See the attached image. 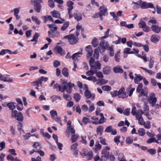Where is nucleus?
Returning <instances> with one entry per match:
<instances>
[{
	"mask_svg": "<svg viewBox=\"0 0 161 161\" xmlns=\"http://www.w3.org/2000/svg\"><path fill=\"white\" fill-rule=\"evenodd\" d=\"M11 117L15 118L19 121H22L24 119V116L21 112L18 113L17 110H12L11 113Z\"/></svg>",
	"mask_w": 161,
	"mask_h": 161,
	"instance_id": "f257e3e1",
	"label": "nucleus"
},
{
	"mask_svg": "<svg viewBox=\"0 0 161 161\" xmlns=\"http://www.w3.org/2000/svg\"><path fill=\"white\" fill-rule=\"evenodd\" d=\"M64 39L67 38L70 44L72 45L76 43L78 41V38L75 36L74 34H69L64 37Z\"/></svg>",
	"mask_w": 161,
	"mask_h": 161,
	"instance_id": "f03ea898",
	"label": "nucleus"
},
{
	"mask_svg": "<svg viewBox=\"0 0 161 161\" xmlns=\"http://www.w3.org/2000/svg\"><path fill=\"white\" fill-rule=\"evenodd\" d=\"M144 114V113L142 110L139 109L137 111L136 116V119L138 120V123L141 125H143L145 123L142 117V115Z\"/></svg>",
	"mask_w": 161,
	"mask_h": 161,
	"instance_id": "7ed1b4c3",
	"label": "nucleus"
},
{
	"mask_svg": "<svg viewBox=\"0 0 161 161\" xmlns=\"http://www.w3.org/2000/svg\"><path fill=\"white\" fill-rule=\"evenodd\" d=\"M157 99L155 97V95L153 93H152L149 95V98H148V102L152 107H153L157 102Z\"/></svg>",
	"mask_w": 161,
	"mask_h": 161,
	"instance_id": "20e7f679",
	"label": "nucleus"
},
{
	"mask_svg": "<svg viewBox=\"0 0 161 161\" xmlns=\"http://www.w3.org/2000/svg\"><path fill=\"white\" fill-rule=\"evenodd\" d=\"M90 67L92 69L95 71L96 73L97 71L101 69V64L99 61H97L95 62L94 64Z\"/></svg>",
	"mask_w": 161,
	"mask_h": 161,
	"instance_id": "39448f33",
	"label": "nucleus"
},
{
	"mask_svg": "<svg viewBox=\"0 0 161 161\" xmlns=\"http://www.w3.org/2000/svg\"><path fill=\"white\" fill-rule=\"evenodd\" d=\"M110 148L108 147H105V148L102 151V157H104L106 158H108L109 155Z\"/></svg>",
	"mask_w": 161,
	"mask_h": 161,
	"instance_id": "423d86ee",
	"label": "nucleus"
},
{
	"mask_svg": "<svg viewBox=\"0 0 161 161\" xmlns=\"http://www.w3.org/2000/svg\"><path fill=\"white\" fill-rule=\"evenodd\" d=\"M78 146V144L76 142L72 145L70 147L71 150L73 152V154L76 157H77L78 154V150L77 149V147Z\"/></svg>",
	"mask_w": 161,
	"mask_h": 161,
	"instance_id": "0eeeda50",
	"label": "nucleus"
},
{
	"mask_svg": "<svg viewBox=\"0 0 161 161\" xmlns=\"http://www.w3.org/2000/svg\"><path fill=\"white\" fill-rule=\"evenodd\" d=\"M118 96L119 98H124L126 97V92L125 91V89L124 87H121L119 90L118 91Z\"/></svg>",
	"mask_w": 161,
	"mask_h": 161,
	"instance_id": "6e6552de",
	"label": "nucleus"
},
{
	"mask_svg": "<svg viewBox=\"0 0 161 161\" xmlns=\"http://www.w3.org/2000/svg\"><path fill=\"white\" fill-rule=\"evenodd\" d=\"M141 3V8L147 9L150 8H153L154 5L152 3H147L145 2H142Z\"/></svg>",
	"mask_w": 161,
	"mask_h": 161,
	"instance_id": "1a4fd4ad",
	"label": "nucleus"
},
{
	"mask_svg": "<svg viewBox=\"0 0 161 161\" xmlns=\"http://www.w3.org/2000/svg\"><path fill=\"white\" fill-rule=\"evenodd\" d=\"M105 132H106L110 133L111 132V134L113 135H115L117 134L116 130L112 128V127L110 125L107 127L105 130Z\"/></svg>",
	"mask_w": 161,
	"mask_h": 161,
	"instance_id": "9d476101",
	"label": "nucleus"
},
{
	"mask_svg": "<svg viewBox=\"0 0 161 161\" xmlns=\"http://www.w3.org/2000/svg\"><path fill=\"white\" fill-rule=\"evenodd\" d=\"M85 50L87 53L86 54V57L87 58H90L92 55V54L93 52V50L92 48V47L91 45H88L86 47Z\"/></svg>",
	"mask_w": 161,
	"mask_h": 161,
	"instance_id": "9b49d317",
	"label": "nucleus"
},
{
	"mask_svg": "<svg viewBox=\"0 0 161 161\" xmlns=\"http://www.w3.org/2000/svg\"><path fill=\"white\" fill-rule=\"evenodd\" d=\"M100 12L99 14H102L103 16H106L108 15L107 9L104 5L101 6L99 7Z\"/></svg>",
	"mask_w": 161,
	"mask_h": 161,
	"instance_id": "f8f14e48",
	"label": "nucleus"
},
{
	"mask_svg": "<svg viewBox=\"0 0 161 161\" xmlns=\"http://www.w3.org/2000/svg\"><path fill=\"white\" fill-rule=\"evenodd\" d=\"M0 80L4 82H8L10 83H12L13 80L9 77H4V75L1 74H0Z\"/></svg>",
	"mask_w": 161,
	"mask_h": 161,
	"instance_id": "ddd939ff",
	"label": "nucleus"
},
{
	"mask_svg": "<svg viewBox=\"0 0 161 161\" xmlns=\"http://www.w3.org/2000/svg\"><path fill=\"white\" fill-rule=\"evenodd\" d=\"M73 16L75 19L77 21H79L82 19L81 14L77 11H75L74 13Z\"/></svg>",
	"mask_w": 161,
	"mask_h": 161,
	"instance_id": "4468645a",
	"label": "nucleus"
},
{
	"mask_svg": "<svg viewBox=\"0 0 161 161\" xmlns=\"http://www.w3.org/2000/svg\"><path fill=\"white\" fill-rule=\"evenodd\" d=\"M84 94L85 97L87 99L90 98L91 97H92V99H93L95 97V95L91 94L90 92L87 89H86Z\"/></svg>",
	"mask_w": 161,
	"mask_h": 161,
	"instance_id": "2eb2a0df",
	"label": "nucleus"
},
{
	"mask_svg": "<svg viewBox=\"0 0 161 161\" xmlns=\"http://www.w3.org/2000/svg\"><path fill=\"white\" fill-rule=\"evenodd\" d=\"M160 38L157 35H153L151 37V41L153 43H156L158 41Z\"/></svg>",
	"mask_w": 161,
	"mask_h": 161,
	"instance_id": "dca6fc26",
	"label": "nucleus"
},
{
	"mask_svg": "<svg viewBox=\"0 0 161 161\" xmlns=\"http://www.w3.org/2000/svg\"><path fill=\"white\" fill-rule=\"evenodd\" d=\"M60 90L61 92H63L65 90H66V92L69 93H70L72 92V89L69 87H68V85L64 86L63 87L62 89Z\"/></svg>",
	"mask_w": 161,
	"mask_h": 161,
	"instance_id": "f3484780",
	"label": "nucleus"
},
{
	"mask_svg": "<svg viewBox=\"0 0 161 161\" xmlns=\"http://www.w3.org/2000/svg\"><path fill=\"white\" fill-rule=\"evenodd\" d=\"M160 27H159L158 24L152 25L151 27L152 30L156 33H158L160 31Z\"/></svg>",
	"mask_w": 161,
	"mask_h": 161,
	"instance_id": "a211bd4d",
	"label": "nucleus"
},
{
	"mask_svg": "<svg viewBox=\"0 0 161 161\" xmlns=\"http://www.w3.org/2000/svg\"><path fill=\"white\" fill-rule=\"evenodd\" d=\"M73 4L74 3L71 1H69L67 2V6L68 7V9L69 14L71 10L73 9Z\"/></svg>",
	"mask_w": 161,
	"mask_h": 161,
	"instance_id": "6ab92c4d",
	"label": "nucleus"
},
{
	"mask_svg": "<svg viewBox=\"0 0 161 161\" xmlns=\"http://www.w3.org/2000/svg\"><path fill=\"white\" fill-rule=\"evenodd\" d=\"M135 77L134 79V82L135 83L138 84V82L140 80H142L143 78L140 75L135 74Z\"/></svg>",
	"mask_w": 161,
	"mask_h": 161,
	"instance_id": "aec40b11",
	"label": "nucleus"
},
{
	"mask_svg": "<svg viewBox=\"0 0 161 161\" xmlns=\"http://www.w3.org/2000/svg\"><path fill=\"white\" fill-rule=\"evenodd\" d=\"M54 49L57 51L58 53H59L62 56H63L65 54V53L63 51L62 48L59 46H56Z\"/></svg>",
	"mask_w": 161,
	"mask_h": 161,
	"instance_id": "412c9836",
	"label": "nucleus"
},
{
	"mask_svg": "<svg viewBox=\"0 0 161 161\" xmlns=\"http://www.w3.org/2000/svg\"><path fill=\"white\" fill-rule=\"evenodd\" d=\"M114 71L115 73H122L123 72V70L120 68L119 66L114 67L113 68Z\"/></svg>",
	"mask_w": 161,
	"mask_h": 161,
	"instance_id": "4be33fe9",
	"label": "nucleus"
},
{
	"mask_svg": "<svg viewBox=\"0 0 161 161\" xmlns=\"http://www.w3.org/2000/svg\"><path fill=\"white\" fill-rule=\"evenodd\" d=\"M51 14L53 17L57 18H60V14L58 11L54 10L51 12Z\"/></svg>",
	"mask_w": 161,
	"mask_h": 161,
	"instance_id": "5701e85b",
	"label": "nucleus"
},
{
	"mask_svg": "<svg viewBox=\"0 0 161 161\" xmlns=\"http://www.w3.org/2000/svg\"><path fill=\"white\" fill-rule=\"evenodd\" d=\"M43 78V76H42L41 78H39L36 81L32 83L35 86H39V85L41 86L42 85V78Z\"/></svg>",
	"mask_w": 161,
	"mask_h": 161,
	"instance_id": "b1692460",
	"label": "nucleus"
},
{
	"mask_svg": "<svg viewBox=\"0 0 161 161\" xmlns=\"http://www.w3.org/2000/svg\"><path fill=\"white\" fill-rule=\"evenodd\" d=\"M15 103L14 102H10L7 104V106L9 108L12 110L15 109L16 108Z\"/></svg>",
	"mask_w": 161,
	"mask_h": 161,
	"instance_id": "393cba45",
	"label": "nucleus"
},
{
	"mask_svg": "<svg viewBox=\"0 0 161 161\" xmlns=\"http://www.w3.org/2000/svg\"><path fill=\"white\" fill-rule=\"evenodd\" d=\"M47 26L49 28H50V30L52 32H54L57 31L58 28L55 24H48L47 25Z\"/></svg>",
	"mask_w": 161,
	"mask_h": 161,
	"instance_id": "a878e982",
	"label": "nucleus"
},
{
	"mask_svg": "<svg viewBox=\"0 0 161 161\" xmlns=\"http://www.w3.org/2000/svg\"><path fill=\"white\" fill-rule=\"evenodd\" d=\"M110 67L109 66H106L103 68V72L104 75H107L110 73Z\"/></svg>",
	"mask_w": 161,
	"mask_h": 161,
	"instance_id": "bb28decb",
	"label": "nucleus"
},
{
	"mask_svg": "<svg viewBox=\"0 0 161 161\" xmlns=\"http://www.w3.org/2000/svg\"><path fill=\"white\" fill-rule=\"evenodd\" d=\"M14 15L16 17L17 20L19 19L20 16L18 15L19 12V10L18 8H15L14 9Z\"/></svg>",
	"mask_w": 161,
	"mask_h": 161,
	"instance_id": "cd10ccee",
	"label": "nucleus"
},
{
	"mask_svg": "<svg viewBox=\"0 0 161 161\" xmlns=\"http://www.w3.org/2000/svg\"><path fill=\"white\" fill-rule=\"evenodd\" d=\"M82 53L80 52H78L73 54L72 56V59L73 60L74 62H75L76 59H77L78 58L80 57V56L79 55V54L82 55Z\"/></svg>",
	"mask_w": 161,
	"mask_h": 161,
	"instance_id": "c85d7f7f",
	"label": "nucleus"
},
{
	"mask_svg": "<svg viewBox=\"0 0 161 161\" xmlns=\"http://www.w3.org/2000/svg\"><path fill=\"white\" fill-rule=\"evenodd\" d=\"M142 1L139 0L136 2H132V3L134 4V7L135 9L139 8L140 7L141 8Z\"/></svg>",
	"mask_w": 161,
	"mask_h": 161,
	"instance_id": "c756f323",
	"label": "nucleus"
},
{
	"mask_svg": "<svg viewBox=\"0 0 161 161\" xmlns=\"http://www.w3.org/2000/svg\"><path fill=\"white\" fill-rule=\"evenodd\" d=\"M100 46L103 49H105V47L108 46V42H105L103 40L101 41L100 42Z\"/></svg>",
	"mask_w": 161,
	"mask_h": 161,
	"instance_id": "7c9ffc66",
	"label": "nucleus"
},
{
	"mask_svg": "<svg viewBox=\"0 0 161 161\" xmlns=\"http://www.w3.org/2000/svg\"><path fill=\"white\" fill-rule=\"evenodd\" d=\"M62 74L66 77H68L69 76L68 70L67 68H64L62 70Z\"/></svg>",
	"mask_w": 161,
	"mask_h": 161,
	"instance_id": "2f4dec72",
	"label": "nucleus"
},
{
	"mask_svg": "<svg viewBox=\"0 0 161 161\" xmlns=\"http://www.w3.org/2000/svg\"><path fill=\"white\" fill-rule=\"evenodd\" d=\"M43 2L42 0H31V4L33 5L41 4V3Z\"/></svg>",
	"mask_w": 161,
	"mask_h": 161,
	"instance_id": "473e14b6",
	"label": "nucleus"
},
{
	"mask_svg": "<svg viewBox=\"0 0 161 161\" xmlns=\"http://www.w3.org/2000/svg\"><path fill=\"white\" fill-rule=\"evenodd\" d=\"M147 24L149 25L152 24L151 25H157L158 23L155 19L152 18L150 19V20L148 21Z\"/></svg>",
	"mask_w": 161,
	"mask_h": 161,
	"instance_id": "72a5a7b5",
	"label": "nucleus"
},
{
	"mask_svg": "<svg viewBox=\"0 0 161 161\" xmlns=\"http://www.w3.org/2000/svg\"><path fill=\"white\" fill-rule=\"evenodd\" d=\"M78 138V136L76 135L73 134L72 135L71 140L72 143L76 142Z\"/></svg>",
	"mask_w": 161,
	"mask_h": 161,
	"instance_id": "f704fd0d",
	"label": "nucleus"
},
{
	"mask_svg": "<svg viewBox=\"0 0 161 161\" xmlns=\"http://www.w3.org/2000/svg\"><path fill=\"white\" fill-rule=\"evenodd\" d=\"M103 130V126H98L97 129V134H100V135L101 136L102 135V132Z\"/></svg>",
	"mask_w": 161,
	"mask_h": 161,
	"instance_id": "c9c22d12",
	"label": "nucleus"
},
{
	"mask_svg": "<svg viewBox=\"0 0 161 161\" xmlns=\"http://www.w3.org/2000/svg\"><path fill=\"white\" fill-rule=\"evenodd\" d=\"M118 158L119 161H127L123 153H119Z\"/></svg>",
	"mask_w": 161,
	"mask_h": 161,
	"instance_id": "e433bc0d",
	"label": "nucleus"
},
{
	"mask_svg": "<svg viewBox=\"0 0 161 161\" xmlns=\"http://www.w3.org/2000/svg\"><path fill=\"white\" fill-rule=\"evenodd\" d=\"M34 8V10L37 13H39L40 12L42 8V5L41 4L36 5Z\"/></svg>",
	"mask_w": 161,
	"mask_h": 161,
	"instance_id": "4c0bfd02",
	"label": "nucleus"
},
{
	"mask_svg": "<svg viewBox=\"0 0 161 161\" xmlns=\"http://www.w3.org/2000/svg\"><path fill=\"white\" fill-rule=\"evenodd\" d=\"M50 114L52 119H54V118L57 116V111L54 110H52L50 111Z\"/></svg>",
	"mask_w": 161,
	"mask_h": 161,
	"instance_id": "58836bf2",
	"label": "nucleus"
},
{
	"mask_svg": "<svg viewBox=\"0 0 161 161\" xmlns=\"http://www.w3.org/2000/svg\"><path fill=\"white\" fill-rule=\"evenodd\" d=\"M32 20L35 22L36 24L39 25L40 23V21L38 20V19L36 16H32L31 17Z\"/></svg>",
	"mask_w": 161,
	"mask_h": 161,
	"instance_id": "ea45409f",
	"label": "nucleus"
},
{
	"mask_svg": "<svg viewBox=\"0 0 161 161\" xmlns=\"http://www.w3.org/2000/svg\"><path fill=\"white\" fill-rule=\"evenodd\" d=\"M138 132L139 135L142 136H144L145 134V130L143 128H139L138 130Z\"/></svg>",
	"mask_w": 161,
	"mask_h": 161,
	"instance_id": "a19ab883",
	"label": "nucleus"
},
{
	"mask_svg": "<svg viewBox=\"0 0 161 161\" xmlns=\"http://www.w3.org/2000/svg\"><path fill=\"white\" fill-rule=\"evenodd\" d=\"M94 57L96 59H97L99 58V50L97 48L95 49L94 54Z\"/></svg>",
	"mask_w": 161,
	"mask_h": 161,
	"instance_id": "79ce46f5",
	"label": "nucleus"
},
{
	"mask_svg": "<svg viewBox=\"0 0 161 161\" xmlns=\"http://www.w3.org/2000/svg\"><path fill=\"white\" fill-rule=\"evenodd\" d=\"M92 44L94 47H97L98 44L97 39L94 38L92 41Z\"/></svg>",
	"mask_w": 161,
	"mask_h": 161,
	"instance_id": "37998d69",
	"label": "nucleus"
},
{
	"mask_svg": "<svg viewBox=\"0 0 161 161\" xmlns=\"http://www.w3.org/2000/svg\"><path fill=\"white\" fill-rule=\"evenodd\" d=\"M74 97L76 102H78L80 99V96L78 93H75L74 95Z\"/></svg>",
	"mask_w": 161,
	"mask_h": 161,
	"instance_id": "c03bdc74",
	"label": "nucleus"
},
{
	"mask_svg": "<svg viewBox=\"0 0 161 161\" xmlns=\"http://www.w3.org/2000/svg\"><path fill=\"white\" fill-rule=\"evenodd\" d=\"M54 89H56L57 91H61L60 90L62 89V86H60L59 85L58 83H56L53 86Z\"/></svg>",
	"mask_w": 161,
	"mask_h": 161,
	"instance_id": "a18cd8bd",
	"label": "nucleus"
},
{
	"mask_svg": "<svg viewBox=\"0 0 161 161\" xmlns=\"http://www.w3.org/2000/svg\"><path fill=\"white\" fill-rule=\"evenodd\" d=\"M48 5L51 8H53L55 6L53 0H48Z\"/></svg>",
	"mask_w": 161,
	"mask_h": 161,
	"instance_id": "49530a36",
	"label": "nucleus"
},
{
	"mask_svg": "<svg viewBox=\"0 0 161 161\" xmlns=\"http://www.w3.org/2000/svg\"><path fill=\"white\" fill-rule=\"evenodd\" d=\"M102 88L104 91H110L111 90V87L108 85L104 86H102Z\"/></svg>",
	"mask_w": 161,
	"mask_h": 161,
	"instance_id": "de8ad7c7",
	"label": "nucleus"
},
{
	"mask_svg": "<svg viewBox=\"0 0 161 161\" xmlns=\"http://www.w3.org/2000/svg\"><path fill=\"white\" fill-rule=\"evenodd\" d=\"M96 73V72H95V71H94V70L92 69L91 68L90 70L87 71L86 72V74L88 76L92 75Z\"/></svg>",
	"mask_w": 161,
	"mask_h": 161,
	"instance_id": "09e8293b",
	"label": "nucleus"
},
{
	"mask_svg": "<svg viewBox=\"0 0 161 161\" xmlns=\"http://www.w3.org/2000/svg\"><path fill=\"white\" fill-rule=\"evenodd\" d=\"M92 153L91 151H89L87 152L86 155L85 156L87 157V159L90 160L92 158Z\"/></svg>",
	"mask_w": 161,
	"mask_h": 161,
	"instance_id": "8fccbe9b",
	"label": "nucleus"
},
{
	"mask_svg": "<svg viewBox=\"0 0 161 161\" xmlns=\"http://www.w3.org/2000/svg\"><path fill=\"white\" fill-rule=\"evenodd\" d=\"M69 25V22H66L64 23L63 25L61 28V30L62 31H64L68 27Z\"/></svg>",
	"mask_w": 161,
	"mask_h": 161,
	"instance_id": "3c124183",
	"label": "nucleus"
},
{
	"mask_svg": "<svg viewBox=\"0 0 161 161\" xmlns=\"http://www.w3.org/2000/svg\"><path fill=\"white\" fill-rule=\"evenodd\" d=\"M95 148L96 150H100L101 149V146L99 143V142H96L95 145Z\"/></svg>",
	"mask_w": 161,
	"mask_h": 161,
	"instance_id": "603ef678",
	"label": "nucleus"
},
{
	"mask_svg": "<svg viewBox=\"0 0 161 161\" xmlns=\"http://www.w3.org/2000/svg\"><path fill=\"white\" fill-rule=\"evenodd\" d=\"M108 50H109V54L111 57H113L114 55L113 48L112 47H109Z\"/></svg>",
	"mask_w": 161,
	"mask_h": 161,
	"instance_id": "864d4df0",
	"label": "nucleus"
},
{
	"mask_svg": "<svg viewBox=\"0 0 161 161\" xmlns=\"http://www.w3.org/2000/svg\"><path fill=\"white\" fill-rule=\"evenodd\" d=\"M153 64H154L153 60L152 59V56H151L150 57V60L149 63V67L150 69L152 68L153 67Z\"/></svg>",
	"mask_w": 161,
	"mask_h": 161,
	"instance_id": "5fc2aeb1",
	"label": "nucleus"
},
{
	"mask_svg": "<svg viewBox=\"0 0 161 161\" xmlns=\"http://www.w3.org/2000/svg\"><path fill=\"white\" fill-rule=\"evenodd\" d=\"M110 29H108L107 30V31L105 33V36L101 37V39H104L107 38L109 36V32L110 31Z\"/></svg>",
	"mask_w": 161,
	"mask_h": 161,
	"instance_id": "6e6d98bb",
	"label": "nucleus"
},
{
	"mask_svg": "<svg viewBox=\"0 0 161 161\" xmlns=\"http://www.w3.org/2000/svg\"><path fill=\"white\" fill-rule=\"evenodd\" d=\"M139 27L140 28H143L146 26V24L143 21H141L138 24Z\"/></svg>",
	"mask_w": 161,
	"mask_h": 161,
	"instance_id": "4d7b16f0",
	"label": "nucleus"
},
{
	"mask_svg": "<svg viewBox=\"0 0 161 161\" xmlns=\"http://www.w3.org/2000/svg\"><path fill=\"white\" fill-rule=\"evenodd\" d=\"M147 152L151 155H154L156 153V150L155 149L151 148L147 150Z\"/></svg>",
	"mask_w": 161,
	"mask_h": 161,
	"instance_id": "13d9d810",
	"label": "nucleus"
},
{
	"mask_svg": "<svg viewBox=\"0 0 161 161\" xmlns=\"http://www.w3.org/2000/svg\"><path fill=\"white\" fill-rule=\"evenodd\" d=\"M95 108L93 104H91L90 105L89 109H88V111L90 112H92L95 109Z\"/></svg>",
	"mask_w": 161,
	"mask_h": 161,
	"instance_id": "bf43d9fd",
	"label": "nucleus"
},
{
	"mask_svg": "<svg viewBox=\"0 0 161 161\" xmlns=\"http://www.w3.org/2000/svg\"><path fill=\"white\" fill-rule=\"evenodd\" d=\"M87 80L92 81L93 82H95L97 80L96 78L93 76H89L87 78Z\"/></svg>",
	"mask_w": 161,
	"mask_h": 161,
	"instance_id": "052dcab7",
	"label": "nucleus"
},
{
	"mask_svg": "<svg viewBox=\"0 0 161 161\" xmlns=\"http://www.w3.org/2000/svg\"><path fill=\"white\" fill-rule=\"evenodd\" d=\"M130 113V109L129 108H127L125 109L123 112V114L125 115L128 116Z\"/></svg>",
	"mask_w": 161,
	"mask_h": 161,
	"instance_id": "680f3d73",
	"label": "nucleus"
},
{
	"mask_svg": "<svg viewBox=\"0 0 161 161\" xmlns=\"http://www.w3.org/2000/svg\"><path fill=\"white\" fill-rule=\"evenodd\" d=\"M142 83H140L139 84L137 88H136V92L138 93H140L142 88Z\"/></svg>",
	"mask_w": 161,
	"mask_h": 161,
	"instance_id": "e2e57ef3",
	"label": "nucleus"
},
{
	"mask_svg": "<svg viewBox=\"0 0 161 161\" xmlns=\"http://www.w3.org/2000/svg\"><path fill=\"white\" fill-rule=\"evenodd\" d=\"M39 35L37 33H36L33 36V38L32 39H31V41L32 42H33L34 41H36V40L39 37Z\"/></svg>",
	"mask_w": 161,
	"mask_h": 161,
	"instance_id": "0e129e2a",
	"label": "nucleus"
},
{
	"mask_svg": "<svg viewBox=\"0 0 161 161\" xmlns=\"http://www.w3.org/2000/svg\"><path fill=\"white\" fill-rule=\"evenodd\" d=\"M126 141L127 144H130L132 143L133 140L130 137H128L126 138Z\"/></svg>",
	"mask_w": 161,
	"mask_h": 161,
	"instance_id": "69168bd1",
	"label": "nucleus"
},
{
	"mask_svg": "<svg viewBox=\"0 0 161 161\" xmlns=\"http://www.w3.org/2000/svg\"><path fill=\"white\" fill-rule=\"evenodd\" d=\"M64 97L67 101H70L71 100V97L68 94H64Z\"/></svg>",
	"mask_w": 161,
	"mask_h": 161,
	"instance_id": "338daca9",
	"label": "nucleus"
},
{
	"mask_svg": "<svg viewBox=\"0 0 161 161\" xmlns=\"http://www.w3.org/2000/svg\"><path fill=\"white\" fill-rule=\"evenodd\" d=\"M81 109L83 111H84L85 112H86L88 110V108L87 106L85 104L83 105L81 107Z\"/></svg>",
	"mask_w": 161,
	"mask_h": 161,
	"instance_id": "774afa93",
	"label": "nucleus"
}]
</instances>
